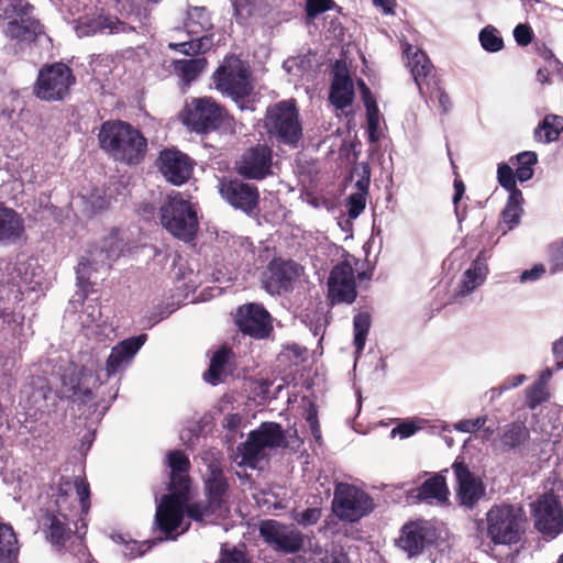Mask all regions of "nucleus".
Masks as SVG:
<instances>
[{"label":"nucleus","mask_w":563,"mask_h":563,"mask_svg":"<svg viewBox=\"0 0 563 563\" xmlns=\"http://www.w3.org/2000/svg\"><path fill=\"white\" fill-rule=\"evenodd\" d=\"M47 494L55 509H47L41 526L53 545L63 547L73 533L71 518L89 510V486L79 476L54 474Z\"/></svg>","instance_id":"f257e3e1"},{"label":"nucleus","mask_w":563,"mask_h":563,"mask_svg":"<svg viewBox=\"0 0 563 563\" xmlns=\"http://www.w3.org/2000/svg\"><path fill=\"white\" fill-rule=\"evenodd\" d=\"M167 466L170 468L168 489L156 506L155 525L165 536V539L176 538L188 530L189 525L181 527L184 519V497L189 490L190 462L188 456L179 450L167 454Z\"/></svg>","instance_id":"f03ea898"},{"label":"nucleus","mask_w":563,"mask_h":563,"mask_svg":"<svg viewBox=\"0 0 563 563\" xmlns=\"http://www.w3.org/2000/svg\"><path fill=\"white\" fill-rule=\"evenodd\" d=\"M203 461L207 465V472L203 475L206 500L190 503L186 507V512L195 521L211 522L224 517L229 511V483L218 455L207 453Z\"/></svg>","instance_id":"7ed1b4c3"},{"label":"nucleus","mask_w":563,"mask_h":563,"mask_svg":"<svg viewBox=\"0 0 563 563\" xmlns=\"http://www.w3.org/2000/svg\"><path fill=\"white\" fill-rule=\"evenodd\" d=\"M100 147L115 161L137 164L147 150L146 139L139 130L122 121H107L99 131Z\"/></svg>","instance_id":"20e7f679"},{"label":"nucleus","mask_w":563,"mask_h":563,"mask_svg":"<svg viewBox=\"0 0 563 563\" xmlns=\"http://www.w3.org/2000/svg\"><path fill=\"white\" fill-rule=\"evenodd\" d=\"M123 242L118 236V231L111 232L98 246H95L88 257H82L76 268L77 286L80 294H77V301H81L98 279H103L123 252Z\"/></svg>","instance_id":"39448f33"},{"label":"nucleus","mask_w":563,"mask_h":563,"mask_svg":"<svg viewBox=\"0 0 563 563\" xmlns=\"http://www.w3.org/2000/svg\"><path fill=\"white\" fill-rule=\"evenodd\" d=\"M527 517L516 505H495L486 514V534L496 545L520 542L526 532Z\"/></svg>","instance_id":"423d86ee"},{"label":"nucleus","mask_w":563,"mask_h":563,"mask_svg":"<svg viewBox=\"0 0 563 563\" xmlns=\"http://www.w3.org/2000/svg\"><path fill=\"white\" fill-rule=\"evenodd\" d=\"M264 128L271 139L296 147L302 136V126L294 99L282 100L266 109Z\"/></svg>","instance_id":"0eeeda50"},{"label":"nucleus","mask_w":563,"mask_h":563,"mask_svg":"<svg viewBox=\"0 0 563 563\" xmlns=\"http://www.w3.org/2000/svg\"><path fill=\"white\" fill-rule=\"evenodd\" d=\"M162 225L176 239L190 242L198 231L197 212L181 192H172L161 207Z\"/></svg>","instance_id":"6e6552de"},{"label":"nucleus","mask_w":563,"mask_h":563,"mask_svg":"<svg viewBox=\"0 0 563 563\" xmlns=\"http://www.w3.org/2000/svg\"><path fill=\"white\" fill-rule=\"evenodd\" d=\"M285 442L282 427L275 422H264L249 434L247 440L236 448L234 461L240 466L255 468L266 456V451L278 448Z\"/></svg>","instance_id":"1a4fd4ad"},{"label":"nucleus","mask_w":563,"mask_h":563,"mask_svg":"<svg viewBox=\"0 0 563 563\" xmlns=\"http://www.w3.org/2000/svg\"><path fill=\"white\" fill-rule=\"evenodd\" d=\"M213 78L216 88L231 97L241 110L250 108L245 103L252 91L250 71L239 58H227Z\"/></svg>","instance_id":"9d476101"},{"label":"nucleus","mask_w":563,"mask_h":563,"mask_svg":"<svg viewBox=\"0 0 563 563\" xmlns=\"http://www.w3.org/2000/svg\"><path fill=\"white\" fill-rule=\"evenodd\" d=\"M374 509L372 497L362 488L347 484L336 483L333 493L332 510L342 521L356 522L371 514Z\"/></svg>","instance_id":"9b49d317"},{"label":"nucleus","mask_w":563,"mask_h":563,"mask_svg":"<svg viewBox=\"0 0 563 563\" xmlns=\"http://www.w3.org/2000/svg\"><path fill=\"white\" fill-rule=\"evenodd\" d=\"M184 123L197 133L231 125L227 111L210 97L194 98L184 110Z\"/></svg>","instance_id":"f8f14e48"},{"label":"nucleus","mask_w":563,"mask_h":563,"mask_svg":"<svg viewBox=\"0 0 563 563\" xmlns=\"http://www.w3.org/2000/svg\"><path fill=\"white\" fill-rule=\"evenodd\" d=\"M75 81L73 70L66 64L54 63L41 68L34 92L45 101L63 100Z\"/></svg>","instance_id":"ddd939ff"},{"label":"nucleus","mask_w":563,"mask_h":563,"mask_svg":"<svg viewBox=\"0 0 563 563\" xmlns=\"http://www.w3.org/2000/svg\"><path fill=\"white\" fill-rule=\"evenodd\" d=\"M260 532L265 542L279 553L294 554L306 549V536L294 525L267 520L261 525Z\"/></svg>","instance_id":"4468645a"},{"label":"nucleus","mask_w":563,"mask_h":563,"mask_svg":"<svg viewBox=\"0 0 563 563\" xmlns=\"http://www.w3.org/2000/svg\"><path fill=\"white\" fill-rule=\"evenodd\" d=\"M534 528L547 539H554L563 532V510L553 494L542 495L532 504Z\"/></svg>","instance_id":"2eb2a0df"},{"label":"nucleus","mask_w":563,"mask_h":563,"mask_svg":"<svg viewBox=\"0 0 563 563\" xmlns=\"http://www.w3.org/2000/svg\"><path fill=\"white\" fill-rule=\"evenodd\" d=\"M221 198L235 210L247 216L257 213L260 192L255 185L236 178H222L219 181Z\"/></svg>","instance_id":"dca6fc26"},{"label":"nucleus","mask_w":563,"mask_h":563,"mask_svg":"<svg viewBox=\"0 0 563 563\" xmlns=\"http://www.w3.org/2000/svg\"><path fill=\"white\" fill-rule=\"evenodd\" d=\"M273 152L265 144H258L244 151L236 161L238 174L246 179L262 180L272 175Z\"/></svg>","instance_id":"f3484780"},{"label":"nucleus","mask_w":563,"mask_h":563,"mask_svg":"<svg viewBox=\"0 0 563 563\" xmlns=\"http://www.w3.org/2000/svg\"><path fill=\"white\" fill-rule=\"evenodd\" d=\"M235 323L239 330L251 338L262 340L273 331L272 317L260 303H246L238 309Z\"/></svg>","instance_id":"a211bd4d"},{"label":"nucleus","mask_w":563,"mask_h":563,"mask_svg":"<svg viewBox=\"0 0 563 563\" xmlns=\"http://www.w3.org/2000/svg\"><path fill=\"white\" fill-rule=\"evenodd\" d=\"M456 481V497L462 506L473 508L485 495L482 479L471 472L463 459L457 457L452 464Z\"/></svg>","instance_id":"6ab92c4d"},{"label":"nucleus","mask_w":563,"mask_h":563,"mask_svg":"<svg viewBox=\"0 0 563 563\" xmlns=\"http://www.w3.org/2000/svg\"><path fill=\"white\" fill-rule=\"evenodd\" d=\"M354 269L349 263L335 265L328 279V298L331 305L352 303L356 299Z\"/></svg>","instance_id":"aec40b11"},{"label":"nucleus","mask_w":563,"mask_h":563,"mask_svg":"<svg viewBox=\"0 0 563 563\" xmlns=\"http://www.w3.org/2000/svg\"><path fill=\"white\" fill-rule=\"evenodd\" d=\"M302 273V266L294 261L274 260L268 265L264 288L271 295L291 291Z\"/></svg>","instance_id":"412c9836"},{"label":"nucleus","mask_w":563,"mask_h":563,"mask_svg":"<svg viewBox=\"0 0 563 563\" xmlns=\"http://www.w3.org/2000/svg\"><path fill=\"white\" fill-rule=\"evenodd\" d=\"M437 539L434 527L428 521H416L406 523L400 532L396 544L408 554L416 556L427 547L431 545Z\"/></svg>","instance_id":"4be33fe9"},{"label":"nucleus","mask_w":563,"mask_h":563,"mask_svg":"<svg viewBox=\"0 0 563 563\" xmlns=\"http://www.w3.org/2000/svg\"><path fill=\"white\" fill-rule=\"evenodd\" d=\"M146 334L131 336L115 344L106 361L107 377H112L125 372L133 363L134 357L145 344Z\"/></svg>","instance_id":"5701e85b"},{"label":"nucleus","mask_w":563,"mask_h":563,"mask_svg":"<svg viewBox=\"0 0 563 563\" xmlns=\"http://www.w3.org/2000/svg\"><path fill=\"white\" fill-rule=\"evenodd\" d=\"M157 164L165 179L176 186L186 183L192 173L191 159L178 150L162 151Z\"/></svg>","instance_id":"b1692460"},{"label":"nucleus","mask_w":563,"mask_h":563,"mask_svg":"<svg viewBox=\"0 0 563 563\" xmlns=\"http://www.w3.org/2000/svg\"><path fill=\"white\" fill-rule=\"evenodd\" d=\"M407 66L413 77V80L421 96L424 97L431 85H435L433 66L428 56L420 49H413L407 45L405 48Z\"/></svg>","instance_id":"393cba45"},{"label":"nucleus","mask_w":563,"mask_h":563,"mask_svg":"<svg viewBox=\"0 0 563 563\" xmlns=\"http://www.w3.org/2000/svg\"><path fill=\"white\" fill-rule=\"evenodd\" d=\"M330 102L340 110L350 107L354 100V85L345 65L336 60L333 67Z\"/></svg>","instance_id":"a878e982"},{"label":"nucleus","mask_w":563,"mask_h":563,"mask_svg":"<svg viewBox=\"0 0 563 563\" xmlns=\"http://www.w3.org/2000/svg\"><path fill=\"white\" fill-rule=\"evenodd\" d=\"M488 275L487 257L481 251L471 266L463 273L455 291L456 297H465L482 286Z\"/></svg>","instance_id":"bb28decb"},{"label":"nucleus","mask_w":563,"mask_h":563,"mask_svg":"<svg viewBox=\"0 0 563 563\" xmlns=\"http://www.w3.org/2000/svg\"><path fill=\"white\" fill-rule=\"evenodd\" d=\"M233 366L234 354L232 350L227 346H222L212 355L210 366L203 374V378L211 385H218L232 374Z\"/></svg>","instance_id":"cd10ccee"},{"label":"nucleus","mask_w":563,"mask_h":563,"mask_svg":"<svg viewBox=\"0 0 563 563\" xmlns=\"http://www.w3.org/2000/svg\"><path fill=\"white\" fill-rule=\"evenodd\" d=\"M79 322L87 336L99 340L101 336L107 335L106 332L109 327L102 320L101 308L98 303L88 302L84 305L79 314Z\"/></svg>","instance_id":"c85d7f7f"},{"label":"nucleus","mask_w":563,"mask_h":563,"mask_svg":"<svg viewBox=\"0 0 563 563\" xmlns=\"http://www.w3.org/2000/svg\"><path fill=\"white\" fill-rule=\"evenodd\" d=\"M51 387L44 378H33L32 382L24 386L21 390V402L24 401V408L27 410H35L31 416H35L37 410H42Z\"/></svg>","instance_id":"c756f323"},{"label":"nucleus","mask_w":563,"mask_h":563,"mask_svg":"<svg viewBox=\"0 0 563 563\" xmlns=\"http://www.w3.org/2000/svg\"><path fill=\"white\" fill-rule=\"evenodd\" d=\"M20 19V22L13 19L7 23L4 33L10 38L20 42H32L44 32L43 25L37 20Z\"/></svg>","instance_id":"7c9ffc66"},{"label":"nucleus","mask_w":563,"mask_h":563,"mask_svg":"<svg viewBox=\"0 0 563 563\" xmlns=\"http://www.w3.org/2000/svg\"><path fill=\"white\" fill-rule=\"evenodd\" d=\"M530 439V431L523 422L506 424L499 435V445L503 452L521 449Z\"/></svg>","instance_id":"2f4dec72"},{"label":"nucleus","mask_w":563,"mask_h":563,"mask_svg":"<svg viewBox=\"0 0 563 563\" xmlns=\"http://www.w3.org/2000/svg\"><path fill=\"white\" fill-rule=\"evenodd\" d=\"M59 393L62 398H68L73 402L84 405L88 404L93 398L92 391L80 383L74 371L69 376L64 375L62 377V388Z\"/></svg>","instance_id":"473e14b6"},{"label":"nucleus","mask_w":563,"mask_h":563,"mask_svg":"<svg viewBox=\"0 0 563 563\" xmlns=\"http://www.w3.org/2000/svg\"><path fill=\"white\" fill-rule=\"evenodd\" d=\"M23 230L20 216L0 203V241H14L21 236Z\"/></svg>","instance_id":"72a5a7b5"},{"label":"nucleus","mask_w":563,"mask_h":563,"mask_svg":"<svg viewBox=\"0 0 563 563\" xmlns=\"http://www.w3.org/2000/svg\"><path fill=\"white\" fill-rule=\"evenodd\" d=\"M448 494L445 478L441 475L428 478L417 489V498L428 503H444L448 499Z\"/></svg>","instance_id":"f704fd0d"},{"label":"nucleus","mask_w":563,"mask_h":563,"mask_svg":"<svg viewBox=\"0 0 563 563\" xmlns=\"http://www.w3.org/2000/svg\"><path fill=\"white\" fill-rule=\"evenodd\" d=\"M189 38L179 43H169L170 49L177 51L184 55L194 56L208 52L213 45L212 34H199L198 36H188Z\"/></svg>","instance_id":"c9c22d12"},{"label":"nucleus","mask_w":563,"mask_h":563,"mask_svg":"<svg viewBox=\"0 0 563 563\" xmlns=\"http://www.w3.org/2000/svg\"><path fill=\"white\" fill-rule=\"evenodd\" d=\"M187 36H198L212 29V22L206 8L194 7L189 9L185 23Z\"/></svg>","instance_id":"e433bc0d"},{"label":"nucleus","mask_w":563,"mask_h":563,"mask_svg":"<svg viewBox=\"0 0 563 563\" xmlns=\"http://www.w3.org/2000/svg\"><path fill=\"white\" fill-rule=\"evenodd\" d=\"M18 554L19 542L12 527L0 522V563H11Z\"/></svg>","instance_id":"4c0bfd02"},{"label":"nucleus","mask_w":563,"mask_h":563,"mask_svg":"<svg viewBox=\"0 0 563 563\" xmlns=\"http://www.w3.org/2000/svg\"><path fill=\"white\" fill-rule=\"evenodd\" d=\"M563 132V117L555 114H548L542 120L541 124L536 129V139L544 143H551L559 139Z\"/></svg>","instance_id":"58836bf2"},{"label":"nucleus","mask_w":563,"mask_h":563,"mask_svg":"<svg viewBox=\"0 0 563 563\" xmlns=\"http://www.w3.org/2000/svg\"><path fill=\"white\" fill-rule=\"evenodd\" d=\"M207 60L205 58L179 59L173 63L175 74L186 84H190L205 69Z\"/></svg>","instance_id":"ea45409f"},{"label":"nucleus","mask_w":563,"mask_h":563,"mask_svg":"<svg viewBox=\"0 0 563 563\" xmlns=\"http://www.w3.org/2000/svg\"><path fill=\"white\" fill-rule=\"evenodd\" d=\"M371 329V316L368 312H358L353 318L354 346L356 355H360L366 343V336Z\"/></svg>","instance_id":"a19ab883"},{"label":"nucleus","mask_w":563,"mask_h":563,"mask_svg":"<svg viewBox=\"0 0 563 563\" xmlns=\"http://www.w3.org/2000/svg\"><path fill=\"white\" fill-rule=\"evenodd\" d=\"M523 196L521 190L509 194L507 203L503 210V219L512 229L519 223L522 213Z\"/></svg>","instance_id":"79ce46f5"},{"label":"nucleus","mask_w":563,"mask_h":563,"mask_svg":"<svg viewBox=\"0 0 563 563\" xmlns=\"http://www.w3.org/2000/svg\"><path fill=\"white\" fill-rule=\"evenodd\" d=\"M518 163L516 177L520 183H525L532 178L533 166L538 163V156L534 152H521L515 156Z\"/></svg>","instance_id":"37998d69"},{"label":"nucleus","mask_w":563,"mask_h":563,"mask_svg":"<svg viewBox=\"0 0 563 563\" xmlns=\"http://www.w3.org/2000/svg\"><path fill=\"white\" fill-rule=\"evenodd\" d=\"M32 7L26 0H0V18H25Z\"/></svg>","instance_id":"c03bdc74"},{"label":"nucleus","mask_w":563,"mask_h":563,"mask_svg":"<svg viewBox=\"0 0 563 563\" xmlns=\"http://www.w3.org/2000/svg\"><path fill=\"white\" fill-rule=\"evenodd\" d=\"M113 540L124 545L122 553L125 558L129 559H135L143 555L152 548L153 544L156 543V540L144 542H137L134 540L125 541L124 537L121 534L114 536Z\"/></svg>","instance_id":"a18cd8bd"},{"label":"nucleus","mask_w":563,"mask_h":563,"mask_svg":"<svg viewBox=\"0 0 563 563\" xmlns=\"http://www.w3.org/2000/svg\"><path fill=\"white\" fill-rule=\"evenodd\" d=\"M550 398L549 387L533 383L526 389V405L530 410L537 409L542 404L549 401Z\"/></svg>","instance_id":"49530a36"},{"label":"nucleus","mask_w":563,"mask_h":563,"mask_svg":"<svg viewBox=\"0 0 563 563\" xmlns=\"http://www.w3.org/2000/svg\"><path fill=\"white\" fill-rule=\"evenodd\" d=\"M482 47L487 52H499L504 47V41L496 27L485 26L479 33Z\"/></svg>","instance_id":"de8ad7c7"},{"label":"nucleus","mask_w":563,"mask_h":563,"mask_svg":"<svg viewBox=\"0 0 563 563\" xmlns=\"http://www.w3.org/2000/svg\"><path fill=\"white\" fill-rule=\"evenodd\" d=\"M516 173H514L512 168L509 165L505 163L498 165V183L503 188L509 191V194L514 192L515 190H520L516 185Z\"/></svg>","instance_id":"09e8293b"},{"label":"nucleus","mask_w":563,"mask_h":563,"mask_svg":"<svg viewBox=\"0 0 563 563\" xmlns=\"http://www.w3.org/2000/svg\"><path fill=\"white\" fill-rule=\"evenodd\" d=\"M488 420L486 415L479 416L475 419H463L454 424V429L463 433H475L484 428Z\"/></svg>","instance_id":"8fccbe9b"},{"label":"nucleus","mask_w":563,"mask_h":563,"mask_svg":"<svg viewBox=\"0 0 563 563\" xmlns=\"http://www.w3.org/2000/svg\"><path fill=\"white\" fill-rule=\"evenodd\" d=\"M334 5L333 0H307L306 13L309 20H313L319 14L330 10Z\"/></svg>","instance_id":"3c124183"},{"label":"nucleus","mask_w":563,"mask_h":563,"mask_svg":"<svg viewBox=\"0 0 563 563\" xmlns=\"http://www.w3.org/2000/svg\"><path fill=\"white\" fill-rule=\"evenodd\" d=\"M366 199L364 194H351L347 197V214L351 219H356L365 209Z\"/></svg>","instance_id":"603ef678"},{"label":"nucleus","mask_w":563,"mask_h":563,"mask_svg":"<svg viewBox=\"0 0 563 563\" xmlns=\"http://www.w3.org/2000/svg\"><path fill=\"white\" fill-rule=\"evenodd\" d=\"M220 563H251L245 553L238 548H228L227 545L221 550Z\"/></svg>","instance_id":"864d4df0"},{"label":"nucleus","mask_w":563,"mask_h":563,"mask_svg":"<svg viewBox=\"0 0 563 563\" xmlns=\"http://www.w3.org/2000/svg\"><path fill=\"white\" fill-rule=\"evenodd\" d=\"M320 517L321 510L319 508H307L294 515L295 521L305 527L316 525Z\"/></svg>","instance_id":"5fc2aeb1"},{"label":"nucleus","mask_w":563,"mask_h":563,"mask_svg":"<svg viewBox=\"0 0 563 563\" xmlns=\"http://www.w3.org/2000/svg\"><path fill=\"white\" fill-rule=\"evenodd\" d=\"M87 208L92 212H99L110 205V199L103 196L100 190H95L86 198Z\"/></svg>","instance_id":"6e6d98bb"},{"label":"nucleus","mask_w":563,"mask_h":563,"mask_svg":"<svg viewBox=\"0 0 563 563\" xmlns=\"http://www.w3.org/2000/svg\"><path fill=\"white\" fill-rule=\"evenodd\" d=\"M257 0H232L234 13L238 19L244 20L253 14Z\"/></svg>","instance_id":"4d7b16f0"},{"label":"nucleus","mask_w":563,"mask_h":563,"mask_svg":"<svg viewBox=\"0 0 563 563\" xmlns=\"http://www.w3.org/2000/svg\"><path fill=\"white\" fill-rule=\"evenodd\" d=\"M525 374H518L507 377L498 387L492 389L493 394L500 396L503 393L517 388L527 380Z\"/></svg>","instance_id":"13d9d810"},{"label":"nucleus","mask_w":563,"mask_h":563,"mask_svg":"<svg viewBox=\"0 0 563 563\" xmlns=\"http://www.w3.org/2000/svg\"><path fill=\"white\" fill-rule=\"evenodd\" d=\"M366 108V115H367V124H368V132L369 137L374 140V133L377 131L379 126V109L376 104H367Z\"/></svg>","instance_id":"bf43d9fd"},{"label":"nucleus","mask_w":563,"mask_h":563,"mask_svg":"<svg viewBox=\"0 0 563 563\" xmlns=\"http://www.w3.org/2000/svg\"><path fill=\"white\" fill-rule=\"evenodd\" d=\"M418 427L412 421H404L390 431V437L394 439L397 435L401 439L409 438L416 433Z\"/></svg>","instance_id":"052dcab7"},{"label":"nucleus","mask_w":563,"mask_h":563,"mask_svg":"<svg viewBox=\"0 0 563 563\" xmlns=\"http://www.w3.org/2000/svg\"><path fill=\"white\" fill-rule=\"evenodd\" d=\"M514 37L518 45L527 46L532 41V30L527 24H518L514 30Z\"/></svg>","instance_id":"680f3d73"},{"label":"nucleus","mask_w":563,"mask_h":563,"mask_svg":"<svg viewBox=\"0 0 563 563\" xmlns=\"http://www.w3.org/2000/svg\"><path fill=\"white\" fill-rule=\"evenodd\" d=\"M545 273L543 264H536L532 268L526 269L520 275V283L536 282L540 279Z\"/></svg>","instance_id":"e2e57ef3"},{"label":"nucleus","mask_w":563,"mask_h":563,"mask_svg":"<svg viewBox=\"0 0 563 563\" xmlns=\"http://www.w3.org/2000/svg\"><path fill=\"white\" fill-rule=\"evenodd\" d=\"M316 563H349V560L343 551L332 550L331 553L325 552L324 556L318 558Z\"/></svg>","instance_id":"0e129e2a"},{"label":"nucleus","mask_w":563,"mask_h":563,"mask_svg":"<svg viewBox=\"0 0 563 563\" xmlns=\"http://www.w3.org/2000/svg\"><path fill=\"white\" fill-rule=\"evenodd\" d=\"M433 91H437L439 106L441 107L443 113H446L451 109V101L449 96L441 90L437 81L435 85H431V88L427 91L424 96L431 95Z\"/></svg>","instance_id":"69168bd1"},{"label":"nucleus","mask_w":563,"mask_h":563,"mask_svg":"<svg viewBox=\"0 0 563 563\" xmlns=\"http://www.w3.org/2000/svg\"><path fill=\"white\" fill-rule=\"evenodd\" d=\"M551 264L552 273L563 271V244L553 253Z\"/></svg>","instance_id":"338daca9"},{"label":"nucleus","mask_w":563,"mask_h":563,"mask_svg":"<svg viewBox=\"0 0 563 563\" xmlns=\"http://www.w3.org/2000/svg\"><path fill=\"white\" fill-rule=\"evenodd\" d=\"M553 354L555 357V369L563 368V336L553 343Z\"/></svg>","instance_id":"774afa93"}]
</instances>
